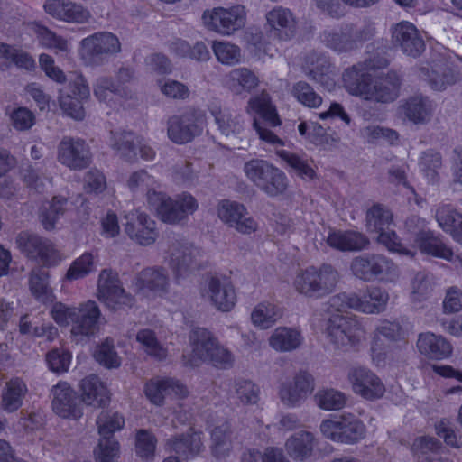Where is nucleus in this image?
Returning a JSON list of instances; mask_svg holds the SVG:
<instances>
[{
    "mask_svg": "<svg viewBox=\"0 0 462 462\" xmlns=\"http://www.w3.org/2000/svg\"><path fill=\"white\" fill-rule=\"evenodd\" d=\"M367 229L377 235V240L390 252L413 257L418 252L440 259L451 258V253L442 243L441 238L427 227V221L419 217H411L406 221L407 236L401 241L391 228L393 215L385 208L375 205L366 215Z\"/></svg>",
    "mask_w": 462,
    "mask_h": 462,
    "instance_id": "obj_1",
    "label": "nucleus"
},
{
    "mask_svg": "<svg viewBox=\"0 0 462 462\" xmlns=\"http://www.w3.org/2000/svg\"><path fill=\"white\" fill-rule=\"evenodd\" d=\"M387 65L388 60L383 55L376 53L364 63L346 69L343 75L346 89L351 95L359 96L366 100L381 103L394 101L399 96L401 86L400 78L395 72H389L373 85L368 84L373 74Z\"/></svg>",
    "mask_w": 462,
    "mask_h": 462,
    "instance_id": "obj_2",
    "label": "nucleus"
},
{
    "mask_svg": "<svg viewBox=\"0 0 462 462\" xmlns=\"http://www.w3.org/2000/svg\"><path fill=\"white\" fill-rule=\"evenodd\" d=\"M49 313L58 326H71L70 336L76 343L85 342L98 332L101 311L94 300L82 302L79 306L56 301Z\"/></svg>",
    "mask_w": 462,
    "mask_h": 462,
    "instance_id": "obj_3",
    "label": "nucleus"
},
{
    "mask_svg": "<svg viewBox=\"0 0 462 462\" xmlns=\"http://www.w3.org/2000/svg\"><path fill=\"white\" fill-rule=\"evenodd\" d=\"M183 362L190 367L208 362L217 368L227 369L233 366L235 356L210 331L197 328L189 335V346L183 353Z\"/></svg>",
    "mask_w": 462,
    "mask_h": 462,
    "instance_id": "obj_4",
    "label": "nucleus"
},
{
    "mask_svg": "<svg viewBox=\"0 0 462 462\" xmlns=\"http://www.w3.org/2000/svg\"><path fill=\"white\" fill-rule=\"evenodd\" d=\"M389 299V293L381 287L366 286L357 291L336 294L328 300V305L331 312L352 310L364 314L377 315L385 311Z\"/></svg>",
    "mask_w": 462,
    "mask_h": 462,
    "instance_id": "obj_5",
    "label": "nucleus"
},
{
    "mask_svg": "<svg viewBox=\"0 0 462 462\" xmlns=\"http://www.w3.org/2000/svg\"><path fill=\"white\" fill-rule=\"evenodd\" d=\"M338 282L339 274L332 267L310 265L295 272L291 286L300 295L318 300L331 294Z\"/></svg>",
    "mask_w": 462,
    "mask_h": 462,
    "instance_id": "obj_6",
    "label": "nucleus"
},
{
    "mask_svg": "<svg viewBox=\"0 0 462 462\" xmlns=\"http://www.w3.org/2000/svg\"><path fill=\"white\" fill-rule=\"evenodd\" d=\"M147 203L162 222L170 225L185 221L188 216L193 214L199 208L197 199L187 192L171 198L163 192L150 190L147 195Z\"/></svg>",
    "mask_w": 462,
    "mask_h": 462,
    "instance_id": "obj_7",
    "label": "nucleus"
},
{
    "mask_svg": "<svg viewBox=\"0 0 462 462\" xmlns=\"http://www.w3.org/2000/svg\"><path fill=\"white\" fill-rule=\"evenodd\" d=\"M328 341L336 348L347 350L359 346L365 339V330L356 316L331 315L325 328Z\"/></svg>",
    "mask_w": 462,
    "mask_h": 462,
    "instance_id": "obj_8",
    "label": "nucleus"
},
{
    "mask_svg": "<svg viewBox=\"0 0 462 462\" xmlns=\"http://www.w3.org/2000/svg\"><path fill=\"white\" fill-rule=\"evenodd\" d=\"M245 111L253 116V127L262 141L273 146L284 145V142L281 138L273 131L263 127L256 118V116H260L272 126L281 125L276 109L271 103V98L267 93L262 92L260 95L252 97L247 102Z\"/></svg>",
    "mask_w": 462,
    "mask_h": 462,
    "instance_id": "obj_9",
    "label": "nucleus"
},
{
    "mask_svg": "<svg viewBox=\"0 0 462 462\" xmlns=\"http://www.w3.org/2000/svg\"><path fill=\"white\" fill-rule=\"evenodd\" d=\"M96 297L113 311L130 309L135 302L134 298L123 287L117 273L110 269L99 273Z\"/></svg>",
    "mask_w": 462,
    "mask_h": 462,
    "instance_id": "obj_10",
    "label": "nucleus"
},
{
    "mask_svg": "<svg viewBox=\"0 0 462 462\" xmlns=\"http://www.w3.org/2000/svg\"><path fill=\"white\" fill-rule=\"evenodd\" d=\"M202 22L208 30L231 36L245 25L246 10L241 5L215 7L203 13Z\"/></svg>",
    "mask_w": 462,
    "mask_h": 462,
    "instance_id": "obj_11",
    "label": "nucleus"
},
{
    "mask_svg": "<svg viewBox=\"0 0 462 462\" xmlns=\"http://www.w3.org/2000/svg\"><path fill=\"white\" fill-rule=\"evenodd\" d=\"M199 293L204 301L220 312L232 311L237 303L235 285L226 277L208 276L201 285Z\"/></svg>",
    "mask_w": 462,
    "mask_h": 462,
    "instance_id": "obj_12",
    "label": "nucleus"
},
{
    "mask_svg": "<svg viewBox=\"0 0 462 462\" xmlns=\"http://www.w3.org/2000/svg\"><path fill=\"white\" fill-rule=\"evenodd\" d=\"M353 274L365 282H393L398 277L396 265L382 255H361L351 263Z\"/></svg>",
    "mask_w": 462,
    "mask_h": 462,
    "instance_id": "obj_13",
    "label": "nucleus"
},
{
    "mask_svg": "<svg viewBox=\"0 0 462 462\" xmlns=\"http://www.w3.org/2000/svg\"><path fill=\"white\" fill-rule=\"evenodd\" d=\"M200 251L186 241H175L168 250L167 264L177 282L189 278L198 269Z\"/></svg>",
    "mask_w": 462,
    "mask_h": 462,
    "instance_id": "obj_14",
    "label": "nucleus"
},
{
    "mask_svg": "<svg viewBox=\"0 0 462 462\" xmlns=\"http://www.w3.org/2000/svg\"><path fill=\"white\" fill-rule=\"evenodd\" d=\"M123 226L127 236L134 243L149 246L159 236L157 223L141 209H131L123 215Z\"/></svg>",
    "mask_w": 462,
    "mask_h": 462,
    "instance_id": "obj_15",
    "label": "nucleus"
},
{
    "mask_svg": "<svg viewBox=\"0 0 462 462\" xmlns=\"http://www.w3.org/2000/svg\"><path fill=\"white\" fill-rule=\"evenodd\" d=\"M402 328L399 322L389 319H382L375 327L370 341V358L372 364L377 368H384L389 365V346L382 339L384 337L390 341L400 338Z\"/></svg>",
    "mask_w": 462,
    "mask_h": 462,
    "instance_id": "obj_16",
    "label": "nucleus"
},
{
    "mask_svg": "<svg viewBox=\"0 0 462 462\" xmlns=\"http://www.w3.org/2000/svg\"><path fill=\"white\" fill-rule=\"evenodd\" d=\"M216 214L223 224L238 233L251 235L258 228V223L249 215L245 206L237 201L219 200L216 206Z\"/></svg>",
    "mask_w": 462,
    "mask_h": 462,
    "instance_id": "obj_17",
    "label": "nucleus"
},
{
    "mask_svg": "<svg viewBox=\"0 0 462 462\" xmlns=\"http://www.w3.org/2000/svg\"><path fill=\"white\" fill-rule=\"evenodd\" d=\"M90 96V90L86 79L81 74H76L70 79L68 89H61L59 93V105L65 115L75 119L82 120L85 117L83 102Z\"/></svg>",
    "mask_w": 462,
    "mask_h": 462,
    "instance_id": "obj_18",
    "label": "nucleus"
},
{
    "mask_svg": "<svg viewBox=\"0 0 462 462\" xmlns=\"http://www.w3.org/2000/svg\"><path fill=\"white\" fill-rule=\"evenodd\" d=\"M121 51L119 39L108 32H96L81 40L79 55L86 64H93L101 55H112Z\"/></svg>",
    "mask_w": 462,
    "mask_h": 462,
    "instance_id": "obj_19",
    "label": "nucleus"
},
{
    "mask_svg": "<svg viewBox=\"0 0 462 462\" xmlns=\"http://www.w3.org/2000/svg\"><path fill=\"white\" fill-rule=\"evenodd\" d=\"M347 379L353 393L365 400H378L385 393V386L381 378L365 366L352 367Z\"/></svg>",
    "mask_w": 462,
    "mask_h": 462,
    "instance_id": "obj_20",
    "label": "nucleus"
},
{
    "mask_svg": "<svg viewBox=\"0 0 462 462\" xmlns=\"http://www.w3.org/2000/svg\"><path fill=\"white\" fill-rule=\"evenodd\" d=\"M204 125V115L199 111L194 110L182 116H171L168 120L167 134L172 142L186 143L199 134Z\"/></svg>",
    "mask_w": 462,
    "mask_h": 462,
    "instance_id": "obj_21",
    "label": "nucleus"
},
{
    "mask_svg": "<svg viewBox=\"0 0 462 462\" xmlns=\"http://www.w3.org/2000/svg\"><path fill=\"white\" fill-rule=\"evenodd\" d=\"M133 288L143 294L162 297L170 289L167 270L162 266H152L142 270L132 282Z\"/></svg>",
    "mask_w": 462,
    "mask_h": 462,
    "instance_id": "obj_22",
    "label": "nucleus"
},
{
    "mask_svg": "<svg viewBox=\"0 0 462 462\" xmlns=\"http://www.w3.org/2000/svg\"><path fill=\"white\" fill-rule=\"evenodd\" d=\"M110 145L121 156L129 161L136 160L138 154L144 161H152L155 158V152L148 143L143 137L131 132H120L113 134Z\"/></svg>",
    "mask_w": 462,
    "mask_h": 462,
    "instance_id": "obj_23",
    "label": "nucleus"
},
{
    "mask_svg": "<svg viewBox=\"0 0 462 462\" xmlns=\"http://www.w3.org/2000/svg\"><path fill=\"white\" fill-rule=\"evenodd\" d=\"M315 387L313 376L307 372H299L291 381L281 382L278 395L288 407H296L310 395Z\"/></svg>",
    "mask_w": 462,
    "mask_h": 462,
    "instance_id": "obj_24",
    "label": "nucleus"
},
{
    "mask_svg": "<svg viewBox=\"0 0 462 462\" xmlns=\"http://www.w3.org/2000/svg\"><path fill=\"white\" fill-rule=\"evenodd\" d=\"M52 411L59 417L78 420L82 415V408L78 402L76 393L66 382H59L51 389Z\"/></svg>",
    "mask_w": 462,
    "mask_h": 462,
    "instance_id": "obj_25",
    "label": "nucleus"
},
{
    "mask_svg": "<svg viewBox=\"0 0 462 462\" xmlns=\"http://www.w3.org/2000/svg\"><path fill=\"white\" fill-rule=\"evenodd\" d=\"M146 398L154 405L162 406L167 396L174 395L178 399L188 396L187 386L172 377H155L149 380L143 389Z\"/></svg>",
    "mask_w": 462,
    "mask_h": 462,
    "instance_id": "obj_26",
    "label": "nucleus"
},
{
    "mask_svg": "<svg viewBox=\"0 0 462 462\" xmlns=\"http://www.w3.org/2000/svg\"><path fill=\"white\" fill-rule=\"evenodd\" d=\"M43 9L52 18L68 23L82 24L91 19L87 7L69 0H46Z\"/></svg>",
    "mask_w": 462,
    "mask_h": 462,
    "instance_id": "obj_27",
    "label": "nucleus"
},
{
    "mask_svg": "<svg viewBox=\"0 0 462 462\" xmlns=\"http://www.w3.org/2000/svg\"><path fill=\"white\" fill-rule=\"evenodd\" d=\"M58 161L73 170H80L90 162V152L81 139L63 138L58 146Z\"/></svg>",
    "mask_w": 462,
    "mask_h": 462,
    "instance_id": "obj_28",
    "label": "nucleus"
},
{
    "mask_svg": "<svg viewBox=\"0 0 462 462\" xmlns=\"http://www.w3.org/2000/svg\"><path fill=\"white\" fill-rule=\"evenodd\" d=\"M208 111L214 118L217 131L226 138H238L245 130V120L242 115L221 106L218 103H212Z\"/></svg>",
    "mask_w": 462,
    "mask_h": 462,
    "instance_id": "obj_29",
    "label": "nucleus"
},
{
    "mask_svg": "<svg viewBox=\"0 0 462 462\" xmlns=\"http://www.w3.org/2000/svg\"><path fill=\"white\" fill-rule=\"evenodd\" d=\"M202 432L193 428L186 433L174 436L166 441V449L189 460L196 457L204 450Z\"/></svg>",
    "mask_w": 462,
    "mask_h": 462,
    "instance_id": "obj_30",
    "label": "nucleus"
},
{
    "mask_svg": "<svg viewBox=\"0 0 462 462\" xmlns=\"http://www.w3.org/2000/svg\"><path fill=\"white\" fill-rule=\"evenodd\" d=\"M317 439L310 431L300 430L290 435L284 442V449L287 455L296 462L311 461Z\"/></svg>",
    "mask_w": 462,
    "mask_h": 462,
    "instance_id": "obj_31",
    "label": "nucleus"
},
{
    "mask_svg": "<svg viewBox=\"0 0 462 462\" xmlns=\"http://www.w3.org/2000/svg\"><path fill=\"white\" fill-rule=\"evenodd\" d=\"M416 348L420 355L437 361L448 359L453 353L452 344L443 336L432 332L419 334Z\"/></svg>",
    "mask_w": 462,
    "mask_h": 462,
    "instance_id": "obj_32",
    "label": "nucleus"
},
{
    "mask_svg": "<svg viewBox=\"0 0 462 462\" xmlns=\"http://www.w3.org/2000/svg\"><path fill=\"white\" fill-rule=\"evenodd\" d=\"M393 39L409 56L417 57L424 51V42L411 23L403 21L395 24L393 29Z\"/></svg>",
    "mask_w": 462,
    "mask_h": 462,
    "instance_id": "obj_33",
    "label": "nucleus"
},
{
    "mask_svg": "<svg viewBox=\"0 0 462 462\" xmlns=\"http://www.w3.org/2000/svg\"><path fill=\"white\" fill-rule=\"evenodd\" d=\"M79 392L86 405L100 407L109 400V393L105 383L97 375L91 374L81 380Z\"/></svg>",
    "mask_w": 462,
    "mask_h": 462,
    "instance_id": "obj_34",
    "label": "nucleus"
},
{
    "mask_svg": "<svg viewBox=\"0 0 462 462\" xmlns=\"http://www.w3.org/2000/svg\"><path fill=\"white\" fill-rule=\"evenodd\" d=\"M327 244L339 251H359L368 245L367 238L354 230L331 229L327 236Z\"/></svg>",
    "mask_w": 462,
    "mask_h": 462,
    "instance_id": "obj_35",
    "label": "nucleus"
},
{
    "mask_svg": "<svg viewBox=\"0 0 462 462\" xmlns=\"http://www.w3.org/2000/svg\"><path fill=\"white\" fill-rule=\"evenodd\" d=\"M28 393L26 383L15 377L7 381L1 393L0 407L5 412L18 411L23 404V399Z\"/></svg>",
    "mask_w": 462,
    "mask_h": 462,
    "instance_id": "obj_36",
    "label": "nucleus"
},
{
    "mask_svg": "<svg viewBox=\"0 0 462 462\" xmlns=\"http://www.w3.org/2000/svg\"><path fill=\"white\" fill-rule=\"evenodd\" d=\"M265 18L274 36L286 40L293 34L295 21L289 9L274 7L266 14Z\"/></svg>",
    "mask_w": 462,
    "mask_h": 462,
    "instance_id": "obj_37",
    "label": "nucleus"
},
{
    "mask_svg": "<svg viewBox=\"0 0 462 462\" xmlns=\"http://www.w3.org/2000/svg\"><path fill=\"white\" fill-rule=\"evenodd\" d=\"M433 112L431 102L422 97H413L399 106V115L414 124L428 122Z\"/></svg>",
    "mask_w": 462,
    "mask_h": 462,
    "instance_id": "obj_38",
    "label": "nucleus"
},
{
    "mask_svg": "<svg viewBox=\"0 0 462 462\" xmlns=\"http://www.w3.org/2000/svg\"><path fill=\"white\" fill-rule=\"evenodd\" d=\"M259 84L258 77L246 68L232 69L225 79L226 88L234 95L251 92Z\"/></svg>",
    "mask_w": 462,
    "mask_h": 462,
    "instance_id": "obj_39",
    "label": "nucleus"
},
{
    "mask_svg": "<svg viewBox=\"0 0 462 462\" xmlns=\"http://www.w3.org/2000/svg\"><path fill=\"white\" fill-rule=\"evenodd\" d=\"M68 211V200L63 196H54L45 201L39 210V220L43 228L51 231L56 227L59 219Z\"/></svg>",
    "mask_w": 462,
    "mask_h": 462,
    "instance_id": "obj_40",
    "label": "nucleus"
},
{
    "mask_svg": "<svg viewBox=\"0 0 462 462\" xmlns=\"http://www.w3.org/2000/svg\"><path fill=\"white\" fill-rule=\"evenodd\" d=\"M306 73L328 90L335 87V74L329 62L323 57H311L304 67Z\"/></svg>",
    "mask_w": 462,
    "mask_h": 462,
    "instance_id": "obj_41",
    "label": "nucleus"
},
{
    "mask_svg": "<svg viewBox=\"0 0 462 462\" xmlns=\"http://www.w3.org/2000/svg\"><path fill=\"white\" fill-rule=\"evenodd\" d=\"M270 346L277 352H290L298 348L302 343L300 332L292 328L279 327L269 337Z\"/></svg>",
    "mask_w": 462,
    "mask_h": 462,
    "instance_id": "obj_42",
    "label": "nucleus"
},
{
    "mask_svg": "<svg viewBox=\"0 0 462 462\" xmlns=\"http://www.w3.org/2000/svg\"><path fill=\"white\" fill-rule=\"evenodd\" d=\"M281 309L273 301L263 300L257 303L251 312V322L260 329L272 328L281 318Z\"/></svg>",
    "mask_w": 462,
    "mask_h": 462,
    "instance_id": "obj_43",
    "label": "nucleus"
},
{
    "mask_svg": "<svg viewBox=\"0 0 462 462\" xmlns=\"http://www.w3.org/2000/svg\"><path fill=\"white\" fill-rule=\"evenodd\" d=\"M211 452L217 460L226 459L233 450V433L227 425L216 427L211 433Z\"/></svg>",
    "mask_w": 462,
    "mask_h": 462,
    "instance_id": "obj_44",
    "label": "nucleus"
},
{
    "mask_svg": "<svg viewBox=\"0 0 462 462\" xmlns=\"http://www.w3.org/2000/svg\"><path fill=\"white\" fill-rule=\"evenodd\" d=\"M342 430L338 443L355 444L362 440L366 434L363 421L352 413L342 414Z\"/></svg>",
    "mask_w": 462,
    "mask_h": 462,
    "instance_id": "obj_45",
    "label": "nucleus"
},
{
    "mask_svg": "<svg viewBox=\"0 0 462 462\" xmlns=\"http://www.w3.org/2000/svg\"><path fill=\"white\" fill-rule=\"evenodd\" d=\"M97 254L92 252H85L77 257L67 270L64 279L69 282L77 281L87 277L96 270Z\"/></svg>",
    "mask_w": 462,
    "mask_h": 462,
    "instance_id": "obj_46",
    "label": "nucleus"
},
{
    "mask_svg": "<svg viewBox=\"0 0 462 462\" xmlns=\"http://www.w3.org/2000/svg\"><path fill=\"white\" fill-rule=\"evenodd\" d=\"M276 153L301 180L310 181L316 179V171L305 157L285 150H279Z\"/></svg>",
    "mask_w": 462,
    "mask_h": 462,
    "instance_id": "obj_47",
    "label": "nucleus"
},
{
    "mask_svg": "<svg viewBox=\"0 0 462 462\" xmlns=\"http://www.w3.org/2000/svg\"><path fill=\"white\" fill-rule=\"evenodd\" d=\"M92 356L100 365L107 369H116L122 364V358L115 348L114 340L110 337L97 344Z\"/></svg>",
    "mask_w": 462,
    "mask_h": 462,
    "instance_id": "obj_48",
    "label": "nucleus"
},
{
    "mask_svg": "<svg viewBox=\"0 0 462 462\" xmlns=\"http://www.w3.org/2000/svg\"><path fill=\"white\" fill-rule=\"evenodd\" d=\"M316 405L323 411H338L346 404V395L334 388H319L313 396Z\"/></svg>",
    "mask_w": 462,
    "mask_h": 462,
    "instance_id": "obj_49",
    "label": "nucleus"
},
{
    "mask_svg": "<svg viewBox=\"0 0 462 462\" xmlns=\"http://www.w3.org/2000/svg\"><path fill=\"white\" fill-rule=\"evenodd\" d=\"M30 29L34 33L41 46L63 52L69 51V43L68 40L56 34L47 27L33 23L30 25Z\"/></svg>",
    "mask_w": 462,
    "mask_h": 462,
    "instance_id": "obj_50",
    "label": "nucleus"
},
{
    "mask_svg": "<svg viewBox=\"0 0 462 462\" xmlns=\"http://www.w3.org/2000/svg\"><path fill=\"white\" fill-rule=\"evenodd\" d=\"M29 288L32 294L41 302L52 301L55 297L49 285V273L44 270L37 269L32 272Z\"/></svg>",
    "mask_w": 462,
    "mask_h": 462,
    "instance_id": "obj_51",
    "label": "nucleus"
},
{
    "mask_svg": "<svg viewBox=\"0 0 462 462\" xmlns=\"http://www.w3.org/2000/svg\"><path fill=\"white\" fill-rule=\"evenodd\" d=\"M359 39L357 34L351 29L325 32L323 42L326 45L337 51H346L356 46V42Z\"/></svg>",
    "mask_w": 462,
    "mask_h": 462,
    "instance_id": "obj_52",
    "label": "nucleus"
},
{
    "mask_svg": "<svg viewBox=\"0 0 462 462\" xmlns=\"http://www.w3.org/2000/svg\"><path fill=\"white\" fill-rule=\"evenodd\" d=\"M136 341L148 356L160 361L166 359L168 351L159 342L153 330L149 328L140 329L136 333Z\"/></svg>",
    "mask_w": 462,
    "mask_h": 462,
    "instance_id": "obj_53",
    "label": "nucleus"
},
{
    "mask_svg": "<svg viewBox=\"0 0 462 462\" xmlns=\"http://www.w3.org/2000/svg\"><path fill=\"white\" fill-rule=\"evenodd\" d=\"M211 48L216 59L223 65L233 66L241 61V49L235 43L225 40L214 41Z\"/></svg>",
    "mask_w": 462,
    "mask_h": 462,
    "instance_id": "obj_54",
    "label": "nucleus"
},
{
    "mask_svg": "<svg viewBox=\"0 0 462 462\" xmlns=\"http://www.w3.org/2000/svg\"><path fill=\"white\" fill-rule=\"evenodd\" d=\"M433 291V282L429 274L418 273L415 274L411 284V301L418 308L426 301Z\"/></svg>",
    "mask_w": 462,
    "mask_h": 462,
    "instance_id": "obj_55",
    "label": "nucleus"
},
{
    "mask_svg": "<svg viewBox=\"0 0 462 462\" xmlns=\"http://www.w3.org/2000/svg\"><path fill=\"white\" fill-rule=\"evenodd\" d=\"M157 439L147 430H138L134 439L136 456L143 461H152L155 457Z\"/></svg>",
    "mask_w": 462,
    "mask_h": 462,
    "instance_id": "obj_56",
    "label": "nucleus"
},
{
    "mask_svg": "<svg viewBox=\"0 0 462 462\" xmlns=\"http://www.w3.org/2000/svg\"><path fill=\"white\" fill-rule=\"evenodd\" d=\"M275 168L276 167L267 161L254 159L245 163L244 172L250 181L261 189L264 183V180L272 174Z\"/></svg>",
    "mask_w": 462,
    "mask_h": 462,
    "instance_id": "obj_57",
    "label": "nucleus"
},
{
    "mask_svg": "<svg viewBox=\"0 0 462 462\" xmlns=\"http://www.w3.org/2000/svg\"><path fill=\"white\" fill-rule=\"evenodd\" d=\"M120 453V444L113 436L100 437L94 449L97 462H117Z\"/></svg>",
    "mask_w": 462,
    "mask_h": 462,
    "instance_id": "obj_58",
    "label": "nucleus"
},
{
    "mask_svg": "<svg viewBox=\"0 0 462 462\" xmlns=\"http://www.w3.org/2000/svg\"><path fill=\"white\" fill-rule=\"evenodd\" d=\"M124 417L116 411H103L97 419V427L100 437H110L123 429Z\"/></svg>",
    "mask_w": 462,
    "mask_h": 462,
    "instance_id": "obj_59",
    "label": "nucleus"
},
{
    "mask_svg": "<svg viewBox=\"0 0 462 462\" xmlns=\"http://www.w3.org/2000/svg\"><path fill=\"white\" fill-rule=\"evenodd\" d=\"M46 241L47 238H43L28 231L21 232L16 237L17 247L22 253L32 259L38 258Z\"/></svg>",
    "mask_w": 462,
    "mask_h": 462,
    "instance_id": "obj_60",
    "label": "nucleus"
},
{
    "mask_svg": "<svg viewBox=\"0 0 462 462\" xmlns=\"http://www.w3.org/2000/svg\"><path fill=\"white\" fill-rule=\"evenodd\" d=\"M441 447V442L435 437L424 434L413 439L411 445V452L420 462L423 457H428L429 453H435Z\"/></svg>",
    "mask_w": 462,
    "mask_h": 462,
    "instance_id": "obj_61",
    "label": "nucleus"
},
{
    "mask_svg": "<svg viewBox=\"0 0 462 462\" xmlns=\"http://www.w3.org/2000/svg\"><path fill=\"white\" fill-rule=\"evenodd\" d=\"M434 430L438 437L443 439L444 443L452 448H462V434H459L452 422L448 419H441L435 422Z\"/></svg>",
    "mask_w": 462,
    "mask_h": 462,
    "instance_id": "obj_62",
    "label": "nucleus"
},
{
    "mask_svg": "<svg viewBox=\"0 0 462 462\" xmlns=\"http://www.w3.org/2000/svg\"><path fill=\"white\" fill-rule=\"evenodd\" d=\"M288 185L287 176L276 167L272 174L264 180V183L260 189L271 197H276L282 195L286 191Z\"/></svg>",
    "mask_w": 462,
    "mask_h": 462,
    "instance_id": "obj_63",
    "label": "nucleus"
},
{
    "mask_svg": "<svg viewBox=\"0 0 462 462\" xmlns=\"http://www.w3.org/2000/svg\"><path fill=\"white\" fill-rule=\"evenodd\" d=\"M94 95L100 103L111 106L116 97L120 94L118 86L113 84L108 78L99 77L93 86Z\"/></svg>",
    "mask_w": 462,
    "mask_h": 462,
    "instance_id": "obj_64",
    "label": "nucleus"
}]
</instances>
